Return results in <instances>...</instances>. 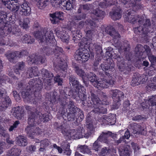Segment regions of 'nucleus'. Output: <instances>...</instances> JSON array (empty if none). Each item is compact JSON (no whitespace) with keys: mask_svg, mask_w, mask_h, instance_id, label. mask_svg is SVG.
Returning <instances> with one entry per match:
<instances>
[{"mask_svg":"<svg viewBox=\"0 0 156 156\" xmlns=\"http://www.w3.org/2000/svg\"><path fill=\"white\" fill-rule=\"evenodd\" d=\"M67 103L65 99L60 101V108L56 116L57 118L61 120L62 122H60V121L58 122H55L53 125L54 128L58 131H62L65 130V121H73L75 120L77 121L78 119L82 120L84 118L83 111L75 106L74 102L70 101L66 112Z\"/></svg>","mask_w":156,"mask_h":156,"instance_id":"obj_1","label":"nucleus"},{"mask_svg":"<svg viewBox=\"0 0 156 156\" xmlns=\"http://www.w3.org/2000/svg\"><path fill=\"white\" fill-rule=\"evenodd\" d=\"M56 95L55 92L51 94L45 93V97L47 102H43L40 108H36L35 113L39 116L40 122H47L50 120L51 118L50 111L55 110L53 107L54 105L56 104Z\"/></svg>","mask_w":156,"mask_h":156,"instance_id":"obj_2","label":"nucleus"},{"mask_svg":"<svg viewBox=\"0 0 156 156\" xmlns=\"http://www.w3.org/2000/svg\"><path fill=\"white\" fill-rule=\"evenodd\" d=\"M125 20L133 24L137 23L140 25L139 27L134 28V31L136 34L146 35L150 32L151 25L149 19L144 20L143 17L134 15L132 12L128 11L125 16Z\"/></svg>","mask_w":156,"mask_h":156,"instance_id":"obj_3","label":"nucleus"},{"mask_svg":"<svg viewBox=\"0 0 156 156\" xmlns=\"http://www.w3.org/2000/svg\"><path fill=\"white\" fill-rule=\"evenodd\" d=\"M69 90V92L68 94H66V92L65 91V89L64 90H62V89H59L60 95H58L57 93L55 91H53L52 92H50L49 94H51L52 93L55 92L56 93V103H59L60 104V100H63V98L65 99V100L67 102V105L66 107L67 106L69 105L70 101H69V99L67 98L68 96H70L71 97H73V98H75L78 96L81 100H83L84 99V94L85 91H86L85 88H68Z\"/></svg>","mask_w":156,"mask_h":156,"instance_id":"obj_4","label":"nucleus"},{"mask_svg":"<svg viewBox=\"0 0 156 156\" xmlns=\"http://www.w3.org/2000/svg\"><path fill=\"white\" fill-rule=\"evenodd\" d=\"M41 88H22L21 95L28 102L36 105L42 101Z\"/></svg>","mask_w":156,"mask_h":156,"instance_id":"obj_5","label":"nucleus"},{"mask_svg":"<svg viewBox=\"0 0 156 156\" xmlns=\"http://www.w3.org/2000/svg\"><path fill=\"white\" fill-rule=\"evenodd\" d=\"M35 113L29 115L28 123L30 126H27L25 129L27 133L30 137L41 134L42 132L41 129L39 127L40 122L35 121Z\"/></svg>","mask_w":156,"mask_h":156,"instance_id":"obj_6","label":"nucleus"},{"mask_svg":"<svg viewBox=\"0 0 156 156\" xmlns=\"http://www.w3.org/2000/svg\"><path fill=\"white\" fill-rule=\"evenodd\" d=\"M105 31L109 35L112 36L114 40L113 45L117 48L120 53L124 51H128L129 50V45L127 44H125L123 46L121 44L120 42L118 41V38H120V35L116 32L115 29L112 27H107Z\"/></svg>","mask_w":156,"mask_h":156,"instance_id":"obj_7","label":"nucleus"},{"mask_svg":"<svg viewBox=\"0 0 156 156\" xmlns=\"http://www.w3.org/2000/svg\"><path fill=\"white\" fill-rule=\"evenodd\" d=\"M37 31L35 33V37L40 40L41 42H45L47 44L51 43L55 40L54 37L52 30L44 29L42 32Z\"/></svg>","mask_w":156,"mask_h":156,"instance_id":"obj_8","label":"nucleus"},{"mask_svg":"<svg viewBox=\"0 0 156 156\" xmlns=\"http://www.w3.org/2000/svg\"><path fill=\"white\" fill-rule=\"evenodd\" d=\"M7 92L6 90L4 88L0 89V99L2 98L0 102V111H2L6 109L8 107L11 105L12 102L10 98L9 97L6 95ZM1 117V116H0ZM1 117L4 119L3 117ZM9 120L6 119L3 120L4 123L8 122Z\"/></svg>","mask_w":156,"mask_h":156,"instance_id":"obj_9","label":"nucleus"},{"mask_svg":"<svg viewBox=\"0 0 156 156\" xmlns=\"http://www.w3.org/2000/svg\"><path fill=\"white\" fill-rule=\"evenodd\" d=\"M74 56L76 60L83 63L87 62L88 60L90 55L87 49L84 48H80L76 51Z\"/></svg>","mask_w":156,"mask_h":156,"instance_id":"obj_10","label":"nucleus"},{"mask_svg":"<svg viewBox=\"0 0 156 156\" xmlns=\"http://www.w3.org/2000/svg\"><path fill=\"white\" fill-rule=\"evenodd\" d=\"M109 50H110V51L108 50L106 51V55H108L109 57H113V58L116 59L117 66L121 71H123L125 68L123 58L122 56L114 53V51H112L113 50L112 48H110Z\"/></svg>","mask_w":156,"mask_h":156,"instance_id":"obj_11","label":"nucleus"},{"mask_svg":"<svg viewBox=\"0 0 156 156\" xmlns=\"http://www.w3.org/2000/svg\"><path fill=\"white\" fill-rule=\"evenodd\" d=\"M112 93V98L114 101L113 108L117 109L120 105V101L124 98V94L122 91L117 89L113 90Z\"/></svg>","mask_w":156,"mask_h":156,"instance_id":"obj_12","label":"nucleus"},{"mask_svg":"<svg viewBox=\"0 0 156 156\" xmlns=\"http://www.w3.org/2000/svg\"><path fill=\"white\" fill-rule=\"evenodd\" d=\"M74 0H53L51 3L52 6L55 8L59 7L60 5L63 6L67 10H69L72 8V5Z\"/></svg>","mask_w":156,"mask_h":156,"instance_id":"obj_13","label":"nucleus"},{"mask_svg":"<svg viewBox=\"0 0 156 156\" xmlns=\"http://www.w3.org/2000/svg\"><path fill=\"white\" fill-rule=\"evenodd\" d=\"M84 94V99L83 100H81L82 101V104L85 106H87L89 107H90L92 108H94L95 107L96 105H98L99 104V100L100 99L97 97L96 95L93 94H91V100L86 99V92L85 91Z\"/></svg>","mask_w":156,"mask_h":156,"instance_id":"obj_14","label":"nucleus"},{"mask_svg":"<svg viewBox=\"0 0 156 156\" xmlns=\"http://www.w3.org/2000/svg\"><path fill=\"white\" fill-rule=\"evenodd\" d=\"M104 96L105 101H104L102 100V101H104L103 102L100 100H99V104L98 105H96V107H94V109L90 112L91 114L94 113L95 114L97 113L98 114L100 113L105 114L107 113V109L103 107V105L104 104L107 105V103H108V102L107 101V97L106 95H105L104 94Z\"/></svg>","mask_w":156,"mask_h":156,"instance_id":"obj_15","label":"nucleus"},{"mask_svg":"<svg viewBox=\"0 0 156 156\" xmlns=\"http://www.w3.org/2000/svg\"><path fill=\"white\" fill-rule=\"evenodd\" d=\"M5 7L12 11L16 12L19 10V5L18 0H1Z\"/></svg>","mask_w":156,"mask_h":156,"instance_id":"obj_16","label":"nucleus"},{"mask_svg":"<svg viewBox=\"0 0 156 156\" xmlns=\"http://www.w3.org/2000/svg\"><path fill=\"white\" fill-rule=\"evenodd\" d=\"M135 51L138 57L142 56L144 53H150L151 49L147 45L144 47L141 44H138L135 48Z\"/></svg>","mask_w":156,"mask_h":156,"instance_id":"obj_17","label":"nucleus"},{"mask_svg":"<svg viewBox=\"0 0 156 156\" xmlns=\"http://www.w3.org/2000/svg\"><path fill=\"white\" fill-rule=\"evenodd\" d=\"M27 60L29 63H30V64L34 63L37 64H40L45 62V58L44 56L39 55L38 57H37V56L33 55L31 56L28 57L27 58Z\"/></svg>","mask_w":156,"mask_h":156,"instance_id":"obj_18","label":"nucleus"},{"mask_svg":"<svg viewBox=\"0 0 156 156\" xmlns=\"http://www.w3.org/2000/svg\"><path fill=\"white\" fill-rule=\"evenodd\" d=\"M26 51H25L20 52L14 51L6 53L5 54V56L10 62H13V60H14L17 57H21L22 56L26 55Z\"/></svg>","mask_w":156,"mask_h":156,"instance_id":"obj_19","label":"nucleus"},{"mask_svg":"<svg viewBox=\"0 0 156 156\" xmlns=\"http://www.w3.org/2000/svg\"><path fill=\"white\" fill-rule=\"evenodd\" d=\"M41 73L42 75V79L44 82L49 85L51 84L50 83L53 79L54 75L52 73L49 72L48 70L44 69H43L41 70Z\"/></svg>","mask_w":156,"mask_h":156,"instance_id":"obj_20","label":"nucleus"},{"mask_svg":"<svg viewBox=\"0 0 156 156\" xmlns=\"http://www.w3.org/2000/svg\"><path fill=\"white\" fill-rule=\"evenodd\" d=\"M19 10L20 14L25 16H29L30 13L31 9L28 5V3L24 1L20 5H19Z\"/></svg>","mask_w":156,"mask_h":156,"instance_id":"obj_21","label":"nucleus"},{"mask_svg":"<svg viewBox=\"0 0 156 156\" xmlns=\"http://www.w3.org/2000/svg\"><path fill=\"white\" fill-rule=\"evenodd\" d=\"M12 112L15 117L19 119H21L23 115L24 109L23 106H17L12 109Z\"/></svg>","mask_w":156,"mask_h":156,"instance_id":"obj_22","label":"nucleus"},{"mask_svg":"<svg viewBox=\"0 0 156 156\" xmlns=\"http://www.w3.org/2000/svg\"><path fill=\"white\" fill-rule=\"evenodd\" d=\"M6 17V15L2 12H0V26H2L3 23L4 19ZM5 34L4 29L3 27L0 28V46L4 45L6 44V42L3 39L2 36Z\"/></svg>","mask_w":156,"mask_h":156,"instance_id":"obj_23","label":"nucleus"},{"mask_svg":"<svg viewBox=\"0 0 156 156\" xmlns=\"http://www.w3.org/2000/svg\"><path fill=\"white\" fill-rule=\"evenodd\" d=\"M3 122V119L0 116V136L6 138V141L9 144H14V141L10 140L9 135L5 131L4 127L1 125V123Z\"/></svg>","mask_w":156,"mask_h":156,"instance_id":"obj_24","label":"nucleus"},{"mask_svg":"<svg viewBox=\"0 0 156 156\" xmlns=\"http://www.w3.org/2000/svg\"><path fill=\"white\" fill-rule=\"evenodd\" d=\"M112 132L110 131L105 133L103 132L98 140L101 142L108 144L110 143L109 138L112 136Z\"/></svg>","mask_w":156,"mask_h":156,"instance_id":"obj_25","label":"nucleus"},{"mask_svg":"<svg viewBox=\"0 0 156 156\" xmlns=\"http://www.w3.org/2000/svg\"><path fill=\"white\" fill-rule=\"evenodd\" d=\"M119 151L120 156H130L131 152L130 146L127 145L120 147Z\"/></svg>","mask_w":156,"mask_h":156,"instance_id":"obj_26","label":"nucleus"},{"mask_svg":"<svg viewBox=\"0 0 156 156\" xmlns=\"http://www.w3.org/2000/svg\"><path fill=\"white\" fill-rule=\"evenodd\" d=\"M82 131V129L80 127H79L77 129L71 130L70 134L72 137H73L74 139H79L83 137Z\"/></svg>","mask_w":156,"mask_h":156,"instance_id":"obj_27","label":"nucleus"},{"mask_svg":"<svg viewBox=\"0 0 156 156\" xmlns=\"http://www.w3.org/2000/svg\"><path fill=\"white\" fill-rule=\"evenodd\" d=\"M50 16L51 18V19L53 23H56L58 20H62L63 19V13L60 12H55L50 14Z\"/></svg>","mask_w":156,"mask_h":156,"instance_id":"obj_28","label":"nucleus"},{"mask_svg":"<svg viewBox=\"0 0 156 156\" xmlns=\"http://www.w3.org/2000/svg\"><path fill=\"white\" fill-rule=\"evenodd\" d=\"M122 12L121 9L117 8L115 9H113L109 13L110 16L112 19L116 20L120 19L122 17Z\"/></svg>","mask_w":156,"mask_h":156,"instance_id":"obj_29","label":"nucleus"},{"mask_svg":"<svg viewBox=\"0 0 156 156\" xmlns=\"http://www.w3.org/2000/svg\"><path fill=\"white\" fill-rule=\"evenodd\" d=\"M69 84L71 88H82L83 86L79 83V82L76 80L75 77L70 75L69 78Z\"/></svg>","mask_w":156,"mask_h":156,"instance_id":"obj_30","label":"nucleus"},{"mask_svg":"<svg viewBox=\"0 0 156 156\" xmlns=\"http://www.w3.org/2000/svg\"><path fill=\"white\" fill-rule=\"evenodd\" d=\"M56 34L58 37H59L64 42L68 43L69 40V36L64 31L58 30Z\"/></svg>","mask_w":156,"mask_h":156,"instance_id":"obj_31","label":"nucleus"},{"mask_svg":"<svg viewBox=\"0 0 156 156\" xmlns=\"http://www.w3.org/2000/svg\"><path fill=\"white\" fill-rule=\"evenodd\" d=\"M21 150L16 146H14L8 151V153L10 156H19Z\"/></svg>","mask_w":156,"mask_h":156,"instance_id":"obj_32","label":"nucleus"},{"mask_svg":"<svg viewBox=\"0 0 156 156\" xmlns=\"http://www.w3.org/2000/svg\"><path fill=\"white\" fill-rule=\"evenodd\" d=\"M27 73L28 74H29V76L27 75L26 77H32L33 76H37L39 74L38 68L35 67L29 68Z\"/></svg>","mask_w":156,"mask_h":156,"instance_id":"obj_33","label":"nucleus"},{"mask_svg":"<svg viewBox=\"0 0 156 156\" xmlns=\"http://www.w3.org/2000/svg\"><path fill=\"white\" fill-rule=\"evenodd\" d=\"M129 128L133 130V133H136L141 130V126L136 123H132L129 124Z\"/></svg>","mask_w":156,"mask_h":156,"instance_id":"obj_34","label":"nucleus"},{"mask_svg":"<svg viewBox=\"0 0 156 156\" xmlns=\"http://www.w3.org/2000/svg\"><path fill=\"white\" fill-rule=\"evenodd\" d=\"M10 26H11L9 25L8 27L7 30V34H12L16 36L21 35V32L19 28L16 27H13L12 28Z\"/></svg>","mask_w":156,"mask_h":156,"instance_id":"obj_35","label":"nucleus"},{"mask_svg":"<svg viewBox=\"0 0 156 156\" xmlns=\"http://www.w3.org/2000/svg\"><path fill=\"white\" fill-rule=\"evenodd\" d=\"M87 78L91 82L96 83L97 85L100 86L99 84H101L102 83V81L97 78L96 75L91 73H90L88 75Z\"/></svg>","mask_w":156,"mask_h":156,"instance_id":"obj_36","label":"nucleus"},{"mask_svg":"<svg viewBox=\"0 0 156 156\" xmlns=\"http://www.w3.org/2000/svg\"><path fill=\"white\" fill-rule=\"evenodd\" d=\"M28 84L29 86H28L27 87L40 88L42 87V84L41 83V82L39 81H37L35 79H31L30 80L28 83Z\"/></svg>","mask_w":156,"mask_h":156,"instance_id":"obj_37","label":"nucleus"},{"mask_svg":"<svg viewBox=\"0 0 156 156\" xmlns=\"http://www.w3.org/2000/svg\"><path fill=\"white\" fill-rule=\"evenodd\" d=\"M60 63L58 64V66L59 68L62 70L63 72L64 75L62 76H65L66 74V72L67 71V65L66 61L63 60L62 61L61 59L60 60Z\"/></svg>","mask_w":156,"mask_h":156,"instance_id":"obj_38","label":"nucleus"},{"mask_svg":"<svg viewBox=\"0 0 156 156\" xmlns=\"http://www.w3.org/2000/svg\"><path fill=\"white\" fill-rule=\"evenodd\" d=\"M25 67V63L21 62L17 63L15 67V73L17 75H20V71H23Z\"/></svg>","mask_w":156,"mask_h":156,"instance_id":"obj_39","label":"nucleus"},{"mask_svg":"<svg viewBox=\"0 0 156 156\" xmlns=\"http://www.w3.org/2000/svg\"><path fill=\"white\" fill-rule=\"evenodd\" d=\"M16 144L20 146H24L28 144L26 138L24 136H20L16 141Z\"/></svg>","mask_w":156,"mask_h":156,"instance_id":"obj_40","label":"nucleus"},{"mask_svg":"<svg viewBox=\"0 0 156 156\" xmlns=\"http://www.w3.org/2000/svg\"><path fill=\"white\" fill-rule=\"evenodd\" d=\"M21 41L24 43L32 44L34 42V40L30 36L25 34L22 37Z\"/></svg>","mask_w":156,"mask_h":156,"instance_id":"obj_41","label":"nucleus"},{"mask_svg":"<svg viewBox=\"0 0 156 156\" xmlns=\"http://www.w3.org/2000/svg\"><path fill=\"white\" fill-rule=\"evenodd\" d=\"M74 68L76 73L79 76H81L83 79L84 80L86 75V74L84 71L77 65H75L74 66Z\"/></svg>","mask_w":156,"mask_h":156,"instance_id":"obj_42","label":"nucleus"},{"mask_svg":"<svg viewBox=\"0 0 156 156\" xmlns=\"http://www.w3.org/2000/svg\"><path fill=\"white\" fill-rule=\"evenodd\" d=\"M92 14H93L97 17L103 18L105 15V12L99 9H97L94 10L91 12Z\"/></svg>","mask_w":156,"mask_h":156,"instance_id":"obj_43","label":"nucleus"},{"mask_svg":"<svg viewBox=\"0 0 156 156\" xmlns=\"http://www.w3.org/2000/svg\"><path fill=\"white\" fill-rule=\"evenodd\" d=\"M37 2V5L39 8L41 9H43L49 4L48 0H36Z\"/></svg>","mask_w":156,"mask_h":156,"instance_id":"obj_44","label":"nucleus"},{"mask_svg":"<svg viewBox=\"0 0 156 156\" xmlns=\"http://www.w3.org/2000/svg\"><path fill=\"white\" fill-rule=\"evenodd\" d=\"M108 117V120L109 125H113L115 124L116 119V115L113 114H109Z\"/></svg>","mask_w":156,"mask_h":156,"instance_id":"obj_45","label":"nucleus"},{"mask_svg":"<svg viewBox=\"0 0 156 156\" xmlns=\"http://www.w3.org/2000/svg\"><path fill=\"white\" fill-rule=\"evenodd\" d=\"M62 148L64 153L66 155L69 156L71 153V150L70 149L69 144H64L62 146Z\"/></svg>","mask_w":156,"mask_h":156,"instance_id":"obj_46","label":"nucleus"},{"mask_svg":"<svg viewBox=\"0 0 156 156\" xmlns=\"http://www.w3.org/2000/svg\"><path fill=\"white\" fill-rule=\"evenodd\" d=\"M30 20L28 18L24 19L23 21H19V25L24 29H27L28 27V24L30 23Z\"/></svg>","mask_w":156,"mask_h":156,"instance_id":"obj_47","label":"nucleus"},{"mask_svg":"<svg viewBox=\"0 0 156 156\" xmlns=\"http://www.w3.org/2000/svg\"><path fill=\"white\" fill-rule=\"evenodd\" d=\"M101 80L102 81V83H101V84H102V85H104L105 83L107 86L106 87H112V85L114 84V81L112 80H110L109 81H108L105 79L103 78V79H101Z\"/></svg>","mask_w":156,"mask_h":156,"instance_id":"obj_48","label":"nucleus"},{"mask_svg":"<svg viewBox=\"0 0 156 156\" xmlns=\"http://www.w3.org/2000/svg\"><path fill=\"white\" fill-rule=\"evenodd\" d=\"M6 82L11 83L10 80L8 77L5 75H3V76L0 75V83L1 85H4Z\"/></svg>","mask_w":156,"mask_h":156,"instance_id":"obj_49","label":"nucleus"},{"mask_svg":"<svg viewBox=\"0 0 156 156\" xmlns=\"http://www.w3.org/2000/svg\"><path fill=\"white\" fill-rule=\"evenodd\" d=\"M108 117L106 115H103L101 117L99 118L98 121L101 123L102 125H109L108 120Z\"/></svg>","mask_w":156,"mask_h":156,"instance_id":"obj_50","label":"nucleus"},{"mask_svg":"<svg viewBox=\"0 0 156 156\" xmlns=\"http://www.w3.org/2000/svg\"><path fill=\"white\" fill-rule=\"evenodd\" d=\"M71 27L73 26L74 28H76V27L81 28L83 27L84 25V22L81 21L78 24L76 22H75L74 21H72L71 22Z\"/></svg>","mask_w":156,"mask_h":156,"instance_id":"obj_51","label":"nucleus"},{"mask_svg":"<svg viewBox=\"0 0 156 156\" xmlns=\"http://www.w3.org/2000/svg\"><path fill=\"white\" fill-rule=\"evenodd\" d=\"M80 151L83 153H87L88 154H90L91 152L90 150L88 148L87 146H81L80 147Z\"/></svg>","mask_w":156,"mask_h":156,"instance_id":"obj_52","label":"nucleus"},{"mask_svg":"<svg viewBox=\"0 0 156 156\" xmlns=\"http://www.w3.org/2000/svg\"><path fill=\"white\" fill-rule=\"evenodd\" d=\"M20 124V122L19 121H16L13 123V125L10 126L9 129V131L11 132L13 130H15Z\"/></svg>","mask_w":156,"mask_h":156,"instance_id":"obj_53","label":"nucleus"},{"mask_svg":"<svg viewBox=\"0 0 156 156\" xmlns=\"http://www.w3.org/2000/svg\"><path fill=\"white\" fill-rule=\"evenodd\" d=\"M62 51L63 50L62 48L56 46L55 48L53 53H54L55 56L58 57L62 53Z\"/></svg>","mask_w":156,"mask_h":156,"instance_id":"obj_54","label":"nucleus"},{"mask_svg":"<svg viewBox=\"0 0 156 156\" xmlns=\"http://www.w3.org/2000/svg\"><path fill=\"white\" fill-rule=\"evenodd\" d=\"M140 77H136L133 78L131 82V84L133 87L139 85L140 82L141 81Z\"/></svg>","mask_w":156,"mask_h":156,"instance_id":"obj_55","label":"nucleus"},{"mask_svg":"<svg viewBox=\"0 0 156 156\" xmlns=\"http://www.w3.org/2000/svg\"><path fill=\"white\" fill-rule=\"evenodd\" d=\"M111 66V65L107 62H104L101 66L102 70L104 71L108 70Z\"/></svg>","mask_w":156,"mask_h":156,"instance_id":"obj_56","label":"nucleus"},{"mask_svg":"<svg viewBox=\"0 0 156 156\" xmlns=\"http://www.w3.org/2000/svg\"><path fill=\"white\" fill-rule=\"evenodd\" d=\"M80 9L84 10H88L92 8V5L90 4H85L81 5L80 6Z\"/></svg>","mask_w":156,"mask_h":156,"instance_id":"obj_57","label":"nucleus"},{"mask_svg":"<svg viewBox=\"0 0 156 156\" xmlns=\"http://www.w3.org/2000/svg\"><path fill=\"white\" fill-rule=\"evenodd\" d=\"M112 4L105 1L103 2H100L99 4V6L102 8H106L107 7L112 5Z\"/></svg>","mask_w":156,"mask_h":156,"instance_id":"obj_58","label":"nucleus"},{"mask_svg":"<svg viewBox=\"0 0 156 156\" xmlns=\"http://www.w3.org/2000/svg\"><path fill=\"white\" fill-rule=\"evenodd\" d=\"M29 115H31L33 113H35L36 109L29 106H26L25 107Z\"/></svg>","mask_w":156,"mask_h":156,"instance_id":"obj_59","label":"nucleus"},{"mask_svg":"<svg viewBox=\"0 0 156 156\" xmlns=\"http://www.w3.org/2000/svg\"><path fill=\"white\" fill-rule=\"evenodd\" d=\"M100 147V144L98 142V141L96 140L93 144L92 148V150H94L95 151H98L99 150V149Z\"/></svg>","mask_w":156,"mask_h":156,"instance_id":"obj_60","label":"nucleus"},{"mask_svg":"<svg viewBox=\"0 0 156 156\" xmlns=\"http://www.w3.org/2000/svg\"><path fill=\"white\" fill-rule=\"evenodd\" d=\"M49 145V141L48 139H45L41 141L40 147H47Z\"/></svg>","mask_w":156,"mask_h":156,"instance_id":"obj_61","label":"nucleus"},{"mask_svg":"<svg viewBox=\"0 0 156 156\" xmlns=\"http://www.w3.org/2000/svg\"><path fill=\"white\" fill-rule=\"evenodd\" d=\"M54 80L55 82L58 83V85L61 86L63 83V79L60 77L59 75H57L54 78Z\"/></svg>","mask_w":156,"mask_h":156,"instance_id":"obj_62","label":"nucleus"},{"mask_svg":"<svg viewBox=\"0 0 156 156\" xmlns=\"http://www.w3.org/2000/svg\"><path fill=\"white\" fill-rule=\"evenodd\" d=\"M109 149H107L106 147H104L101 150V152L100 154V155H102L103 156H105V155L109 152Z\"/></svg>","mask_w":156,"mask_h":156,"instance_id":"obj_63","label":"nucleus"},{"mask_svg":"<svg viewBox=\"0 0 156 156\" xmlns=\"http://www.w3.org/2000/svg\"><path fill=\"white\" fill-rule=\"evenodd\" d=\"M36 148V147L35 146L31 145L27 147L26 150L29 153H32L35 151Z\"/></svg>","mask_w":156,"mask_h":156,"instance_id":"obj_64","label":"nucleus"}]
</instances>
